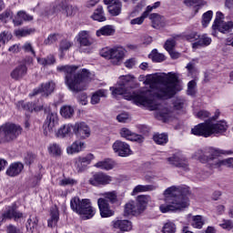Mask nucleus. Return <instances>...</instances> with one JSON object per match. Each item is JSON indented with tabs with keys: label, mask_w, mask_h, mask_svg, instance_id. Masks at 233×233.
I'll return each mask as SVG.
<instances>
[{
	"label": "nucleus",
	"mask_w": 233,
	"mask_h": 233,
	"mask_svg": "<svg viewBox=\"0 0 233 233\" xmlns=\"http://www.w3.org/2000/svg\"><path fill=\"white\" fill-rule=\"evenodd\" d=\"M49 156L53 157H59L63 154V149L61 146L57 143H52L47 147Z\"/></svg>",
	"instance_id": "35"
},
{
	"label": "nucleus",
	"mask_w": 233,
	"mask_h": 233,
	"mask_svg": "<svg viewBox=\"0 0 233 233\" xmlns=\"http://www.w3.org/2000/svg\"><path fill=\"white\" fill-rule=\"evenodd\" d=\"M56 90V83L54 81H49L43 83L40 87L34 89V91L29 95L30 97L37 96V94H42L47 97Z\"/></svg>",
	"instance_id": "13"
},
{
	"label": "nucleus",
	"mask_w": 233,
	"mask_h": 233,
	"mask_svg": "<svg viewBox=\"0 0 233 233\" xmlns=\"http://www.w3.org/2000/svg\"><path fill=\"white\" fill-rule=\"evenodd\" d=\"M185 39H187V41H189L190 43L194 41L198 42V39H199V34H198V32H191L185 35Z\"/></svg>",
	"instance_id": "58"
},
{
	"label": "nucleus",
	"mask_w": 233,
	"mask_h": 233,
	"mask_svg": "<svg viewBox=\"0 0 233 233\" xmlns=\"http://www.w3.org/2000/svg\"><path fill=\"white\" fill-rule=\"evenodd\" d=\"M26 72H28V68L25 65L18 66L16 68H15L10 76L12 79H15V81H19V79H23L25 76H26Z\"/></svg>",
	"instance_id": "27"
},
{
	"label": "nucleus",
	"mask_w": 233,
	"mask_h": 233,
	"mask_svg": "<svg viewBox=\"0 0 233 233\" xmlns=\"http://www.w3.org/2000/svg\"><path fill=\"white\" fill-rule=\"evenodd\" d=\"M187 219L194 228H203V225H205V220L201 215L192 216V214H188Z\"/></svg>",
	"instance_id": "26"
},
{
	"label": "nucleus",
	"mask_w": 233,
	"mask_h": 233,
	"mask_svg": "<svg viewBox=\"0 0 233 233\" xmlns=\"http://www.w3.org/2000/svg\"><path fill=\"white\" fill-rule=\"evenodd\" d=\"M167 205H160L159 208L163 214L167 212H176L188 207V189L181 186H172L164 191Z\"/></svg>",
	"instance_id": "2"
},
{
	"label": "nucleus",
	"mask_w": 233,
	"mask_h": 233,
	"mask_svg": "<svg viewBox=\"0 0 233 233\" xmlns=\"http://www.w3.org/2000/svg\"><path fill=\"white\" fill-rule=\"evenodd\" d=\"M157 188V185H137L132 191V196H136L141 192H152Z\"/></svg>",
	"instance_id": "32"
},
{
	"label": "nucleus",
	"mask_w": 233,
	"mask_h": 233,
	"mask_svg": "<svg viewBox=\"0 0 233 233\" xmlns=\"http://www.w3.org/2000/svg\"><path fill=\"white\" fill-rule=\"evenodd\" d=\"M108 91L106 89H100L95 92L91 96V105H97L101 101V97H106Z\"/></svg>",
	"instance_id": "37"
},
{
	"label": "nucleus",
	"mask_w": 233,
	"mask_h": 233,
	"mask_svg": "<svg viewBox=\"0 0 233 233\" xmlns=\"http://www.w3.org/2000/svg\"><path fill=\"white\" fill-rule=\"evenodd\" d=\"M148 17V12H144L140 17H137L135 19H132L130 21V25H143L145 22V19Z\"/></svg>",
	"instance_id": "53"
},
{
	"label": "nucleus",
	"mask_w": 233,
	"mask_h": 233,
	"mask_svg": "<svg viewBox=\"0 0 233 233\" xmlns=\"http://www.w3.org/2000/svg\"><path fill=\"white\" fill-rule=\"evenodd\" d=\"M149 59H151L154 63H161L165 61V55L157 52V49H153L149 54Z\"/></svg>",
	"instance_id": "43"
},
{
	"label": "nucleus",
	"mask_w": 233,
	"mask_h": 233,
	"mask_svg": "<svg viewBox=\"0 0 233 233\" xmlns=\"http://www.w3.org/2000/svg\"><path fill=\"white\" fill-rule=\"evenodd\" d=\"M196 86L198 84L195 80H191L187 84V96H195L196 95Z\"/></svg>",
	"instance_id": "56"
},
{
	"label": "nucleus",
	"mask_w": 233,
	"mask_h": 233,
	"mask_svg": "<svg viewBox=\"0 0 233 233\" xmlns=\"http://www.w3.org/2000/svg\"><path fill=\"white\" fill-rule=\"evenodd\" d=\"M144 83L145 85H149V89L133 92L127 99L133 101L137 106H145L148 110H157L156 117L167 123L172 117V111L161 105L159 100H156L154 96L170 99L177 92H181L183 87L179 83L177 75L176 73H168L167 76L159 74L147 75Z\"/></svg>",
	"instance_id": "1"
},
{
	"label": "nucleus",
	"mask_w": 233,
	"mask_h": 233,
	"mask_svg": "<svg viewBox=\"0 0 233 233\" xmlns=\"http://www.w3.org/2000/svg\"><path fill=\"white\" fill-rule=\"evenodd\" d=\"M216 30H218V32H221V34H228L229 32H232L233 20L218 23Z\"/></svg>",
	"instance_id": "34"
},
{
	"label": "nucleus",
	"mask_w": 233,
	"mask_h": 233,
	"mask_svg": "<svg viewBox=\"0 0 233 233\" xmlns=\"http://www.w3.org/2000/svg\"><path fill=\"white\" fill-rule=\"evenodd\" d=\"M121 2L119 0H115L114 3L108 6L111 15H119V14H121Z\"/></svg>",
	"instance_id": "41"
},
{
	"label": "nucleus",
	"mask_w": 233,
	"mask_h": 233,
	"mask_svg": "<svg viewBox=\"0 0 233 233\" xmlns=\"http://www.w3.org/2000/svg\"><path fill=\"white\" fill-rule=\"evenodd\" d=\"M119 134L121 137L127 141H136L137 143H143V141H145V137H143V136L137 135L127 127H122Z\"/></svg>",
	"instance_id": "16"
},
{
	"label": "nucleus",
	"mask_w": 233,
	"mask_h": 233,
	"mask_svg": "<svg viewBox=\"0 0 233 233\" xmlns=\"http://www.w3.org/2000/svg\"><path fill=\"white\" fill-rule=\"evenodd\" d=\"M100 56L107 59L114 66H119L125 59V48L121 46L104 47L100 50Z\"/></svg>",
	"instance_id": "6"
},
{
	"label": "nucleus",
	"mask_w": 233,
	"mask_h": 233,
	"mask_svg": "<svg viewBox=\"0 0 233 233\" xmlns=\"http://www.w3.org/2000/svg\"><path fill=\"white\" fill-rule=\"evenodd\" d=\"M59 221V208L57 206H54L50 210V218L47 219V226L50 228H54V227L57 226Z\"/></svg>",
	"instance_id": "25"
},
{
	"label": "nucleus",
	"mask_w": 233,
	"mask_h": 233,
	"mask_svg": "<svg viewBox=\"0 0 233 233\" xmlns=\"http://www.w3.org/2000/svg\"><path fill=\"white\" fill-rule=\"evenodd\" d=\"M70 207L73 212L79 214L80 218L86 220L88 219V199H79L75 197L70 201Z\"/></svg>",
	"instance_id": "9"
},
{
	"label": "nucleus",
	"mask_w": 233,
	"mask_h": 233,
	"mask_svg": "<svg viewBox=\"0 0 233 233\" xmlns=\"http://www.w3.org/2000/svg\"><path fill=\"white\" fill-rule=\"evenodd\" d=\"M24 168H25V166L23 165V163L15 162L8 167L5 174L6 176H9V177H15L23 172Z\"/></svg>",
	"instance_id": "23"
},
{
	"label": "nucleus",
	"mask_w": 233,
	"mask_h": 233,
	"mask_svg": "<svg viewBox=\"0 0 233 233\" xmlns=\"http://www.w3.org/2000/svg\"><path fill=\"white\" fill-rule=\"evenodd\" d=\"M150 199V197L145 196V195H141L138 196L137 198V207H138V210H140V212H143V210H145V208H147V205L148 204V201Z\"/></svg>",
	"instance_id": "40"
},
{
	"label": "nucleus",
	"mask_w": 233,
	"mask_h": 233,
	"mask_svg": "<svg viewBox=\"0 0 233 233\" xmlns=\"http://www.w3.org/2000/svg\"><path fill=\"white\" fill-rule=\"evenodd\" d=\"M212 168H221V167H227L228 168H233V157L226 159H218V157L213 160Z\"/></svg>",
	"instance_id": "28"
},
{
	"label": "nucleus",
	"mask_w": 233,
	"mask_h": 233,
	"mask_svg": "<svg viewBox=\"0 0 233 233\" xmlns=\"http://www.w3.org/2000/svg\"><path fill=\"white\" fill-rule=\"evenodd\" d=\"M213 15H214V13L210 10L203 14L202 25L204 26V28H207L208 26V25L210 24V21H212Z\"/></svg>",
	"instance_id": "49"
},
{
	"label": "nucleus",
	"mask_w": 233,
	"mask_h": 233,
	"mask_svg": "<svg viewBox=\"0 0 233 233\" xmlns=\"http://www.w3.org/2000/svg\"><path fill=\"white\" fill-rule=\"evenodd\" d=\"M77 66H58L56 70L64 72L65 84L71 92H83L88 87V69L83 68L76 74Z\"/></svg>",
	"instance_id": "3"
},
{
	"label": "nucleus",
	"mask_w": 233,
	"mask_h": 233,
	"mask_svg": "<svg viewBox=\"0 0 233 233\" xmlns=\"http://www.w3.org/2000/svg\"><path fill=\"white\" fill-rule=\"evenodd\" d=\"M60 114L62 117H65L66 119H70L74 116V107L70 106H64L60 109Z\"/></svg>",
	"instance_id": "44"
},
{
	"label": "nucleus",
	"mask_w": 233,
	"mask_h": 233,
	"mask_svg": "<svg viewBox=\"0 0 233 233\" xmlns=\"http://www.w3.org/2000/svg\"><path fill=\"white\" fill-rule=\"evenodd\" d=\"M72 42L68 40H62L60 42L59 50L63 54V52H66V50H70L72 48Z\"/></svg>",
	"instance_id": "55"
},
{
	"label": "nucleus",
	"mask_w": 233,
	"mask_h": 233,
	"mask_svg": "<svg viewBox=\"0 0 233 233\" xmlns=\"http://www.w3.org/2000/svg\"><path fill=\"white\" fill-rule=\"evenodd\" d=\"M125 216H136V214H141L139 208L137 207V203L134 201H130L125 206Z\"/></svg>",
	"instance_id": "29"
},
{
	"label": "nucleus",
	"mask_w": 233,
	"mask_h": 233,
	"mask_svg": "<svg viewBox=\"0 0 233 233\" xmlns=\"http://www.w3.org/2000/svg\"><path fill=\"white\" fill-rule=\"evenodd\" d=\"M228 128V125H227L225 120H207L204 123L195 126L191 129V134H193V136H199L202 137H210L212 135L216 136L217 134H223L227 132Z\"/></svg>",
	"instance_id": "4"
},
{
	"label": "nucleus",
	"mask_w": 233,
	"mask_h": 233,
	"mask_svg": "<svg viewBox=\"0 0 233 233\" xmlns=\"http://www.w3.org/2000/svg\"><path fill=\"white\" fill-rule=\"evenodd\" d=\"M86 148V143L83 140H76L71 146L67 147L66 153L68 156H74V154H79Z\"/></svg>",
	"instance_id": "21"
},
{
	"label": "nucleus",
	"mask_w": 233,
	"mask_h": 233,
	"mask_svg": "<svg viewBox=\"0 0 233 233\" xmlns=\"http://www.w3.org/2000/svg\"><path fill=\"white\" fill-rule=\"evenodd\" d=\"M116 34V28L114 25H104L100 29L96 31V36L101 37V35H104L106 37H108L110 35H114Z\"/></svg>",
	"instance_id": "31"
},
{
	"label": "nucleus",
	"mask_w": 233,
	"mask_h": 233,
	"mask_svg": "<svg viewBox=\"0 0 233 233\" xmlns=\"http://www.w3.org/2000/svg\"><path fill=\"white\" fill-rule=\"evenodd\" d=\"M114 181V177L104 172L94 173L89 179L90 185L93 187H106Z\"/></svg>",
	"instance_id": "10"
},
{
	"label": "nucleus",
	"mask_w": 233,
	"mask_h": 233,
	"mask_svg": "<svg viewBox=\"0 0 233 233\" xmlns=\"http://www.w3.org/2000/svg\"><path fill=\"white\" fill-rule=\"evenodd\" d=\"M208 157L205 156V153H203V150L198 149L196 151L193 155V159H198L200 161V163H208V165H213L214 161L217 157H219L221 156H230L232 155L231 150H223L217 147H209L208 150Z\"/></svg>",
	"instance_id": "5"
},
{
	"label": "nucleus",
	"mask_w": 233,
	"mask_h": 233,
	"mask_svg": "<svg viewBox=\"0 0 233 233\" xmlns=\"http://www.w3.org/2000/svg\"><path fill=\"white\" fill-rule=\"evenodd\" d=\"M167 161L169 165H173V167L181 168V170L184 172H188V170H190L188 167V161H187L185 157L179 155H173L171 157L167 158Z\"/></svg>",
	"instance_id": "14"
},
{
	"label": "nucleus",
	"mask_w": 233,
	"mask_h": 233,
	"mask_svg": "<svg viewBox=\"0 0 233 233\" xmlns=\"http://www.w3.org/2000/svg\"><path fill=\"white\" fill-rule=\"evenodd\" d=\"M95 167L101 170H112L116 167V162L110 158H106L95 164Z\"/></svg>",
	"instance_id": "33"
},
{
	"label": "nucleus",
	"mask_w": 233,
	"mask_h": 233,
	"mask_svg": "<svg viewBox=\"0 0 233 233\" xmlns=\"http://www.w3.org/2000/svg\"><path fill=\"white\" fill-rule=\"evenodd\" d=\"M91 17L94 21H98V23H103L106 21V16H105V11L103 10V6L99 5L95 10Z\"/></svg>",
	"instance_id": "38"
},
{
	"label": "nucleus",
	"mask_w": 233,
	"mask_h": 233,
	"mask_svg": "<svg viewBox=\"0 0 233 233\" xmlns=\"http://www.w3.org/2000/svg\"><path fill=\"white\" fill-rule=\"evenodd\" d=\"M135 79L136 77L132 75L119 76L116 86L109 87V90L112 91V96H114V97L125 96V94L128 92V83H131V81Z\"/></svg>",
	"instance_id": "7"
},
{
	"label": "nucleus",
	"mask_w": 233,
	"mask_h": 233,
	"mask_svg": "<svg viewBox=\"0 0 233 233\" xmlns=\"http://www.w3.org/2000/svg\"><path fill=\"white\" fill-rule=\"evenodd\" d=\"M23 218V213L15 210L14 208H9L2 215H0V225H3L6 219H21Z\"/></svg>",
	"instance_id": "19"
},
{
	"label": "nucleus",
	"mask_w": 233,
	"mask_h": 233,
	"mask_svg": "<svg viewBox=\"0 0 233 233\" xmlns=\"http://www.w3.org/2000/svg\"><path fill=\"white\" fill-rule=\"evenodd\" d=\"M0 132L5 136V141H14L21 136L23 128L19 125L14 123H6L0 127Z\"/></svg>",
	"instance_id": "8"
},
{
	"label": "nucleus",
	"mask_w": 233,
	"mask_h": 233,
	"mask_svg": "<svg viewBox=\"0 0 233 233\" xmlns=\"http://www.w3.org/2000/svg\"><path fill=\"white\" fill-rule=\"evenodd\" d=\"M184 4L186 6H193L196 9V13L198 14L199 7L205 6L206 3L203 0H185Z\"/></svg>",
	"instance_id": "42"
},
{
	"label": "nucleus",
	"mask_w": 233,
	"mask_h": 233,
	"mask_svg": "<svg viewBox=\"0 0 233 233\" xmlns=\"http://www.w3.org/2000/svg\"><path fill=\"white\" fill-rule=\"evenodd\" d=\"M196 116L198 119H207L208 117H210V112L207 110H200L197 113Z\"/></svg>",
	"instance_id": "64"
},
{
	"label": "nucleus",
	"mask_w": 233,
	"mask_h": 233,
	"mask_svg": "<svg viewBox=\"0 0 233 233\" xmlns=\"http://www.w3.org/2000/svg\"><path fill=\"white\" fill-rule=\"evenodd\" d=\"M162 232L163 233H176V224H174L173 222L166 223L163 227Z\"/></svg>",
	"instance_id": "54"
},
{
	"label": "nucleus",
	"mask_w": 233,
	"mask_h": 233,
	"mask_svg": "<svg viewBox=\"0 0 233 233\" xmlns=\"http://www.w3.org/2000/svg\"><path fill=\"white\" fill-rule=\"evenodd\" d=\"M174 46H176V40L168 39L166 41L164 48L167 50V52H171L174 50Z\"/></svg>",
	"instance_id": "59"
},
{
	"label": "nucleus",
	"mask_w": 233,
	"mask_h": 233,
	"mask_svg": "<svg viewBox=\"0 0 233 233\" xmlns=\"http://www.w3.org/2000/svg\"><path fill=\"white\" fill-rule=\"evenodd\" d=\"M73 130L80 139H86L88 137V125L85 122H80L73 126Z\"/></svg>",
	"instance_id": "20"
},
{
	"label": "nucleus",
	"mask_w": 233,
	"mask_h": 233,
	"mask_svg": "<svg viewBox=\"0 0 233 233\" xmlns=\"http://www.w3.org/2000/svg\"><path fill=\"white\" fill-rule=\"evenodd\" d=\"M16 106L19 108V110H26V112H41V110H43V104H41L39 101L34 103L19 101L16 104Z\"/></svg>",
	"instance_id": "15"
},
{
	"label": "nucleus",
	"mask_w": 233,
	"mask_h": 233,
	"mask_svg": "<svg viewBox=\"0 0 233 233\" xmlns=\"http://www.w3.org/2000/svg\"><path fill=\"white\" fill-rule=\"evenodd\" d=\"M101 196L106 199H108L111 203H116L117 201V193L116 191L104 192Z\"/></svg>",
	"instance_id": "50"
},
{
	"label": "nucleus",
	"mask_w": 233,
	"mask_h": 233,
	"mask_svg": "<svg viewBox=\"0 0 233 233\" xmlns=\"http://www.w3.org/2000/svg\"><path fill=\"white\" fill-rule=\"evenodd\" d=\"M37 63L42 65V66H50V65H54L56 63V58L54 56H48L45 58H37Z\"/></svg>",
	"instance_id": "47"
},
{
	"label": "nucleus",
	"mask_w": 233,
	"mask_h": 233,
	"mask_svg": "<svg viewBox=\"0 0 233 233\" xmlns=\"http://www.w3.org/2000/svg\"><path fill=\"white\" fill-rule=\"evenodd\" d=\"M149 19L152 21L153 28H163L165 26V17L161 16L158 14L153 13L150 15Z\"/></svg>",
	"instance_id": "30"
},
{
	"label": "nucleus",
	"mask_w": 233,
	"mask_h": 233,
	"mask_svg": "<svg viewBox=\"0 0 233 233\" xmlns=\"http://www.w3.org/2000/svg\"><path fill=\"white\" fill-rule=\"evenodd\" d=\"M32 19H34V16L26 15L25 11H20L17 13L15 19H13V23L19 25L23 23V21H32Z\"/></svg>",
	"instance_id": "36"
},
{
	"label": "nucleus",
	"mask_w": 233,
	"mask_h": 233,
	"mask_svg": "<svg viewBox=\"0 0 233 233\" xmlns=\"http://www.w3.org/2000/svg\"><path fill=\"white\" fill-rule=\"evenodd\" d=\"M57 39H59V35L57 34L50 35L47 37V39L45 40V45H54V43H56Z\"/></svg>",
	"instance_id": "62"
},
{
	"label": "nucleus",
	"mask_w": 233,
	"mask_h": 233,
	"mask_svg": "<svg viewBox=\"0 0 233 233\" xmlns=\"http://www.w3.org/2000/svg\"><path fill=\"white\" fill-rule=\"evenodd\" d=\"M77 99H78L79 105H82V106L88 105V96L86 95V93H80L78 95Z\"/></svg>",
	"instance_id": "60"
},
{
	"label": "nucleus",
	"mask_w": 233,
	"mask_h": 233,
	"mask_svg": "<svg viewBox=\"0 0 233 233\" xmlns=\"http://www.w3.org/2000/svg\"><path fill=\"white\" fill-rule=\"evenodd\" d=\"M72 125L66 124L59 127V129L56 131V137H66L70 132H72Z\"/></svg>",
	"instance_id": "39"
},
{
	"label": "nucleus",
	"mask_w": 233,
	"mask_h": 233,
	"mask_svg": "<svg viewBox=\"0 0 233 233\" xmlns=\"http://www.w3.org/2000/svg\"><path fill=\"white\" fill-rule=\"evenodd\" d=\"M153 139L157 145H167L168 143V135L165 133L156 134L154 135Z\"/></svg>",
	"instance_id": "45"
},
{
	"label": "nucleus",
	"mask_w": 233,
	"mask_h": 233,
	"mask_svg": "<svg viewBox=\"0 0 233 233\" xmlns=\"http://www.w3.org/2000/svg\"><path fill=\"white\" fill-rule=\"evenodd\" d=\"M14 18V13L12 11H5L0 14V23H8Z\"/></svg>",
	"instance_id": "52"
},
{
	"label": "nucleus",
	"mask_w": 233,
	"mask_h": 233,
	"mask_svg": "<svg viewBox=\"0 0 233 233\" xmlns=\"http://www.w3.org/2000/svg\"><path fill=\"white\" fill-rule=\"evenodd\" d=\"M112 148L115 154H117L120 157L132 156V149H130V145L127 144V142L116 140L114 142Z\"/></svg>",
	"instance_id": "12"
},
{
	"label": "nucleus",
	"mask_w": 233,
	"mask_h": 233,
	"mask_svg": "<svg viewBox=\"0 0 233 233\" xmlns=\"http://www.w3.org/2000/svg\"><path fill=\"white\" fill-rule=\"evenodd\" d=\"M112 227L117 233L130 232L132 230V222L129 220H113Z\"/></svg>",
	"instance_id": "17"
},
{
	"label": "nucleus",
	"mask_w": 233,
	"mask_h": 233,
	"mask_svg": "<svg viewBox=\"0 0 233 233\" xmlns=\"http://www.w3.org/2000/svg\"><path fill=\"white\" fill-rule=\"evenodd\" d=\"M37 223H39L37 217L31 216L27 220L26 224L27 230H31V232H34V230L37 228Z\"/></svg>",
	"instance_id": "48"
},
{
	"label": "nucleus",
	"mask_w": 233,
	"mask_h": 233,
	"mask_svg": "<svg viewBox=\"0 0 233 233\" xmlns=\"http://www.w3.org/2000/svg\"><path fill=\"white\" fill-rule=\"evenodd\" d=\"M173 105L175 110H181L185 106V100L183 98H177Z\"/></svg>",
	"instance_id": "61"
},
{
	"label": "nucleus",
	"mask_w": 233,
	"mask_h": 233,
	"mask_svg": "<svg viewBox=\"0 0 233 233\" xmlns=\"http://www.w3.org/2000/svg\"><path fill=\"white\" fill-rule=\"evenodd\" d=\"M57 125H59V117L57 116V113H49L44 124L45 136H52V134L56 132V127Z\"/></svg>",
	"instance_id": "11"
},
{
	"label": "nucleus",
	"mask_w": 233,
	"mask_h": 233,
	"mask_svg": "<svg viewBox=\"0 0 233 233\" xmlns=\"http://www.w3.org/2000/svg\"><path fill=\"white\" fill-rule=\"evenodd\" d=\"M63 14H66L67 17H72V15H76V7L72 5H66L63 9Z\"/></svg>",
	"instance_id": "57"
},
{
	"label": "nucleus",
	"mask_w": 233,
	"mask_h": 233,
	"mask_svg": "<svg viewBox=\"0 0 233 233\" xmlns=\"http://www.w3.org/2000/svg\"><path fill=\"white\" fill-rule=\"evenodd\" d=\"M12 33L10 31H4L0 33V48L1 46H5L6 43L12 41Z\"/></svg>",
	"instance_id": "46"
},
{
	"label": "nucleus",
	"mask_w": 233,
	"mask_h": 233,
	"mask_svg": "<svg viewBox=\"0 0 233 233\" xmlns=\"http://www.w3.org/2000/svg\"><path fill=\"white\" fill-rule=\"evenodd\" d=\"M76 41L79 43L81 52H86L88 50V32L81 31L76 36Z\"/></svg>",
	"instance_id": "24"
},
{
	"label": "nucleus",
	"mask_w": 233,
	"mask_h": 233,
	"mask_svg": "<svg viewBox=\"0 0 233 233\" xmlns=\"http://www.w3.org/2000/svg\"><path fill=\"white\" fill-rule=\"evenodd\" d=\"M218 227L223 228V230H228V232H230V230L233 228V222L230 219H222L218 224Z\"/></svg>",
	"instance_id": "51"
},
{
	"label": "nucleus",
	"mask_w": 233,
	"mask_h": 233,
	"mask_svg": "<svg viewBox=\"0 0 233 233\" xmlns=\"http://www.w3.org/2000/svg\"><path fill=\"white\" fill-rule=\"evenodd\" d=\"M97 203L101 218H112L114 216V210L110 208V205L106 199L99 198Z\"/></svg>",
	"instance_id": "18"
},
{
	"label": "nucleus",
	"mask_w": 233,
	"mask_h": 233,
	"mask_svg": "<svg viewBox=\"0 0 233 233\" xmlns=\"http://www.w3.org/2000/svg\"><path fill=\"white\" fill-rule=\"evenodd\" d=\"M212 43V38L208 36V35H198V38L197 42H194L192 44L193 50H198V48H203L205 46H209V45Z\"/></svg>",
	"instance_id": "22"
},
{
	"label": "nucleus",
	"mask_w": 233,
	"mask_h": 233,
	"mask_svg": "<svg viewBox=\"0 0 233 233\" xmlns=\"http://www.w3.org/2000/svg\"><path fill=\"white\" fill-rule=\"evenodd\" d=\"M76 180H74L73 178H63L59 181L58 185L60 187H66L68 185H76Z\"/></svg>",
	"instance_id": "63"
}]
</instances>
